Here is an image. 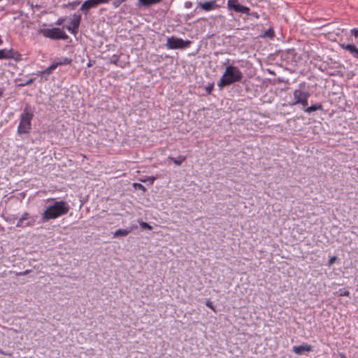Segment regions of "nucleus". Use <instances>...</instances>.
<instances>
[{"instance_id": "obj_25", "label": "nucleus", "mask_w": 358, "mask_h": 358, "mask_svg": "<svg viewBox=\"0 0 358 358\" xmlns=\"http://www.w3.org/2000/svg\"><path fill=\"white\" fill-rule=\"evenodd\" d=\"M213 88H214V83H209L206 87H205V90H206V92L207 93V94H210L211 92H213Z\"/></svg>"}, {"instance_id": "obj_1", "label": "nucleus", "mask_w": 358, "mask_h": 358, "mask_svg": "<svg viewBox=\"0 0 358 358\" xmlns=\"http://www.w3.org/2000/svg\"><path fill=\"white\" fill-rule=\"evenodd\" d=\"M69 210V207L65 201H55L42 213L41 219L43 222H47L66 215Z\"/></svg>"}, {"instance_id": "obj_32", "label": "nucleus", "mask_w": 358, "mask_h": 358, "mask_svg": "<svg viewBox=\"0 0 358 358\" xmlns=\"http://www.w3.org/2000/svg\"><path fill=\"white\" fill-rule=\"evenodd\" d=\"M64 20H65V18H64V17H60V18H59V19L57 20V22H55V24H56L57 25H62V23L64 22Z\"/></svg>"}, {"instance_id": "obj_42", "label": "nucleus", "mask_w": 358, "mask_h": 358, "mask_svg": "<svg viewBox=\"0 0 358 358\" xmlns=\"http://www.w3.org/2000/svg\"><path fill=\"white\" fill-rule=\"evenodd\" d=\"M357 173H358V169H357Z\"/></svg>"}, {"instance_id": "obj_33", "label": "nucleus", "mask_w": 358, "mask_h": 358, "mask_svg": "<svg viewBox=\"0 0 358 358\" xmlns=\"http://www.w3.org/2000/svg\"><path fill=\"white\" fill-rule=\"evenodd\" d=\"M336 259H337V257L336 256L331 257L329 260V266L332 265L335 262Z\"/></svg>"}, {"instance_id": "obj_10", "label": "nucleus", "mask_w": 358, "mask_h": 358, "mask_svg": "<svg viewBox=\"0 0 358 358\" xmlns=\"http://www.w3.org/2000/svg\"><path fill=\"white\" fill-rule=\"evenodd\" d=\"M30 218V215L29 213H24L21 217L18 220L16 227H30L34 225V220H29Z\"/></svg>"}, {"instance_id": "obj_26", "label": "nucleus", "mask_w": 358, "mask_h": 358, "mask_svg": "<svg viewBox=\"0 0 358 358\" xmlns=\"http://www.w3.org/2000/svg\"><path fill=\"white\" fill-rule=\"evenodd\" d=\"M34 80H35V78H31L29 79L28 80L25 81L24 83L18 84V87H24V86L29 85L33 83L34 82Z\"/></svg>"}, {"instance_id": "obj_35", "label": "nucleus", "mask_w": 358, "mask_h": 358, "mask_svg": "<svg viewBox=\"0 0 358 358\" xmlns=\"http://www.w3.org/2000/svg\"><path fill=\"white\" fill-rule=\"evenodd\" d=\"M29 272H30V271H29V270H26V271H23V272H20V273H17V275H27Z\"/></svg>"}, {"instance_id": "obj_40", "label": "nucleus", "mask_w": 358, "mask_h": 358, "mask_svg": "<svg viewBox=\"0 0 358 358\" xmlns=\"http://www.w3.org/2000/svg\"><path fill=\"white\" fill-rule=\"evenodd\" d=\"M0 354L5 355V352L3 350H2L1 349H0Z\"/></svg>"}, {"instance_id": "obj_15", "label": "nucleus", "mask_w": 358, "mask_h": 358, "mask_svg": "<svg viewBox=\"0 0 358 358\" xmlns=\"http://www.w3.org/2000/svg\"><path fill=\"white\" fill-rule=\"evenodd\" d=\"M57 68V64H55L54 63L52 64L49 67L46 68L43 71H38L36 75L43 77L44 75H50L52 73L53 70H55Z\"/></svg>"}, {"instance_id": "obj_39", "label": "nucleus", "mask_w": 358, "mask_h": 358, "mask_svg": "<svg viewBox=\"0 0 358 358\" xmlns=\"http://www.w3.org/2000/svg\"><path fill=\"white\" fill-rule=\"evenodd\" d=\"M8 355V356L11 357V356H12V354H11V353H8V352H5V355Z\"/></svg>"}, {"instance_id": "obj_30", "label": "nucleus", "mask_w": 358, "mask_h": 358, "mask_svg": "<svg viewBox=\"0 0 358 358\" xmlns=\"http://www.w3.org/2000/svg\"><path fill=\"white\" fill-rule=\"evenodd\" d=\"M155 180V177H150L145 179H140V180L143 182H146L147 181H149L150 184H152Z\"/></svg>"}, {"instance_id": "obj_19", "label": "nucleus", "mask_w": 358, "mask_h": 358, "mask_svg": "<svg viewBox=\"0 0 358 358\" xmlns=\"http://www.w3.org/2000/svg\"><path fill=\"white\" fill-rule=\"evenodd\" d=\"M131 229H117L115 233H114V236L115 237H118V236H127L130 232H131Z\"/></svg>"}, {"instance_id": "obj_17", "label": "nucleus", "mask_w": 358, "mask_h": 358, "mask_svg": "<svg viewBox=\"0 0 358 358\" xmlns=\"http://www.w3.org/2000/svg\"><path fill=\"white\" fill-rule=\"evenodd\" d=\"M80 21V15L74 14L73 18L71 20V24L72 27H73V28H79Z\"/></svg>"}, {"instance_id": "obj_38", "label": "nucleus", "mask_w": 358, "mask_h": 358, "mask_svg": "<svg viewBox=\"0 0 358 358\" xmlns=\"http://www.w3.org/2000/svg\"><path fill=\"white\" fill-rule=\"evenodd\" d=\"M92 66V64H91V62H89L87 63V67H90V66Z\"/></svg>"}, {"instance_id": "obj_7", "label": "nucleus", "mask_w": 358, "mask_h": 358, "mask_svg": "<svg viewBox=\"0 0 358 358\" xmlns=\"http://www.w3.org/2000/svg\"><path fill=\"white\" fill-rule=\"evenodd\" d=\"M13 59L15 62L22 59V55L13 48L0 50V59Z\"/></svg>"}, {"instance_id": "obj_37", "label": "nucleus", "mask_w": 358, "mask_h": 358, "mask_svg": "<svg viewBox=\"0 0 358 358\" xmlns=\"http://www.w3.org/2000/svg\"><path fill=\"white\" fill-rule=\"evenodd\" d=\"M3 90L2 89H0V97L3 96Z\"/></svg>"}, {"instance_id": "obj_9", "label": "nucleus", "mask_w": 358, "mask_h": 358, "mask_svg": "<svg viewBox=\"0 0 358 358\" xmlns=\"http://www.w3.org/2000/svg\"><path fill=\"white\" fill-rule=\"evenodd\" d=\"M227 6L229 9H231L235 12L249 15L250 8L240 4L238 0H228Z\"/></svg>"}, {"instance_id": "obj_2", "label": "nucleus", "mask_w": 358, "mask_h": 358, "mask_svg": "<svg viewBox=\"0 0 358 358\" xmlns=\"http://www.w3.org/2000/svg\"><path fill=\"white\" fill-rule=\"evenodd\" d=\"M242 78L243 73L237 66L228 65L217 85L220 89H222L225 86L241 81Z\"/></svg>"}, {"instance_id": "obj_34", "label": "nucleus", "mask_w": 358, "mask_h": 358, "mask_svg": "<svg viewBox=\"0 0 358 358\" xmlns=\"http://www.w3.org/2000/svg\"><path fill=\"white\" fill-rule=\"evenodd\" d=\"M351 33L357 38L358 37V28H354L351 30Z\"/></svg>"}, {"instance_id": "obj_22", "label": "nucleus", "mask_w": 358, "mask_h": 358, "mask_svg": "<svg viewBox=\"0 0 358 358\" xmlns=\"http://www.w3.org/2000/svg\"><path fill=\"white\" fill-rule=\"evenodd\" d=\"M275 36L274 31L273 28H269L268 30L264 31L261 37L262 38H273Z\"/></svg>"}, {"instance_id": "obj_12", "label": "nucleus", "mask_w": 358, "mask_h": 358, "mask_svg": "<svg viewBox=\"0 0 358 358\" xmlns=\"http://www.w3.org/2000/svg\"><path fill=\"white\" fill-rule=\"evenodd\" d=\"M198 7L201 8L203 10L210 11L218 8L219 6L217 4L215 0H212L209 1L199 2Z\"/></svg>"}, {"instance_id": "obj_28", "label": "nucleus", "mask_w": 358, "mask_h": 358, "mask_svg": "<svg viewBox=\"0 0 358 358\" xmlns=\"http://www.w3.org/2000/svg\"><path fill=\"white\" fill-rule=\"evenodd\" d=\"M119 59H120L119 56L114 55H113V57H111V59H110V62L111 64H113L117 65V63H118V62H119Z\"/></svg>"}, {"instance_id": "obj_41", "label": "nucleus", "mask_w": 358, "mask_h": 358, "mask_svg": "<svg viewBox=\"0 0 358 358\" xmlns=\"http://www.w3.org/2000/svg\"><path fill=\"white\" fill-rule=\"evenodd\" d=\"M138 6L141 5V0H138Z\"/></svg>"}, {"instance_id": "obj_29", "label": "nucleus", "mask_w": 358, "mask_h": 358, "mask_svg": "<svg viewBox=\"0 0 358 358\" xmlns=\"http://www.w3.org/2000/svg\"><path fill=\"white\" fill-rule=\"evenodd\" d=\"M338 293L340 296H348L350 295L349 291L346 289H340Z\"/></svg>"}, {"instance_id": "obj_18", "label": "nucleus", "mask_w": 358, "mask_h": 358, "mask_svg": "<svg viewBox=\"0 0 358 358\" xmlns=\"http://www.w3.org/2000/svg\"><path fill=\"white\" fill-rule=\"evenodd\" d=\"M169 159H171L176 165L180 166L186 160V157L180 155L178 158L169 157Z\"/></svg>"}, {"instance_id": "obj_36", "label": "nucleus", "mask_w": 358, "mask_h": 358, "mask_svg": "<svg viewBox=\"0 0 358 358\" xmlns=\"http://www.w3.org/2000/svg\"><path fill=\"white\" fill-rule=\"evenodd\" d=\"M338 355H339L341 358H346L345 355L344 353H343V352H339Z\"/></svg>"}, {"instance_id": "obj_6", "label": "nucleus", "mask_w": 358, "mask_h": 358, "mask_svg": "<svg viewBox=\"0 0 358 358\" xmlns=\"http://www.w3.org/2000/svg\"><path fill=\"white\" fill-rule=\"evenodd\" d=\"M293 95L294 101L291 104L292 106L297 104H301L303 107H306L308 106V99L310 96V94L308 92L297 89L294 91Z\"/></svg>"}, {"instance_id": "obj_27", "label": "nucleus", "mask_w": 358, "mask_h": 358, "mask_svg": "<svg viewBox=\"0 0 358 358\" xmlns=\"http://www.w3.org/2000/svg\"><path fill=\"white\" fill-rule=\"evenodd\" d=\"M64 28H66L68 31H69L71 34H76L78 31V28H73L72 26H64Z\"/></svg>"}, {"instance_id": "obj_3", "label": "nucleus", "mask_w": 358, "mask_h": 358, "mask_svg": "<svg viewBox=\"0 0 358 358\" xmlns=\"http://www.w3.org/2000/svg\"><path fill=\"white\" fill-rule=\"evenodd\" d=\"M34 117L33 111L29 107H25L20 115V121L17 127V134H28L31 129V120Z\"/></svg>"}, {"instance_id": "obj_4", "label": "nucleus", "mask_w": 358, "mask_h": 358, "mask_svg": "<svg viewBox=\"0 0 358 358\" xmlns=\"http://www.w3.org/2000/svg\"><path fill=\"white\" fill-rule=\"evenodd\" d=\"M38 32L43 36L52 40L66 39L68 38L66 34L58 27L41 29L38 30Z\"/></svg>"}, {"instance_id": "obj_5", "label": "nucleus", "mask_w": 358, "mask_h": 358, "mask_svg": "<svg viewBox=\"0 0 358 358\" xmlns=\"http://www.w3.org/2000/svg\"><path fill=\"white\" fill-rule=\"evenodd\" d=\"M191 44L190 41H184L182 38L171 36L167 38L166 46L169 50L184 49Z\"/></svg>"}, {"instance_id": "obj_20", "label": "nucleus", "mask_w": 358, "mask_h": 358, "mask_svg": "<svg viewBox=\"0 0 358 358\" xmlns=\"http://www.w3.org/2000/svg\"><path fill=\"white\" fill-rule=\"evenodd\" d=\"M162 0H141V5L145 7H149L152 5L159 3Z\"/></svg>"}, {"instance_id": "obj_11", "label": "nucleus", "mask_w": 358, "mask_h": 358, "mask_svg": "<svg viewBox=\"0 0 358 358\" xmlns=\"http://www.w3.org/2000/svg\"><path fill=\"white\" fill-rule=\"evenodd\" d=\"M102 3H106V0H86L82 4L80 7V10H88Z\"/></svg>"}, {"instance_id": "obj_8", "label": "nucleus", "mask_w": 358, "mask_h": 358, "mask_svg": "<svg viewBox=\"0 0 358 358\" xmlns=\"http://www.w3.org/2000/svg\"><path fill=\"white\" fill-rule=\"evenodd\" d=\"M13 59L15 62L22 59V55L13 48L0 50V59Z\"/></svg>"}, {"instance_id": "obj_14", "label": "nucleus", "mask_w": 358, "mask_h": 358, "mask_svg": "<svg viewBox=\"0 0 358 358\" xmlns=\"http://www.w3.org/2000/svg\"><path fill=\"white\" fill-rule=\"evenodd\" d=\"M313 348L310 345H302L293 347V352L296 355H302L304 352H311Z\"/></svg>"}, {"instance_id": "obj_21", "label": "nucleus", "mask_w": 358, "mask_h": 358, "mask_svg": "<svg viewBox=\"0 0 358 358\" xmlns=\"http://www.w3.org/2000/svg\"><path fill=\"white\" fill-rule=\"evenodd\" d=\"M72 62V59L68 57H64L59 59V61L54 62L55 64H57V67L61 65L70 64Z\"/></svg>"}, {"instance_id": "obj_13", "label": "nucleus", "mask_w": 358, "mask_h": 358, "mask_svg": "<svg viewBox=\"0 0 358 358\" xmlns=\"http://www.w3.org/2000/svg\"><path fill=\"white\" fill-rule=\"evenodd\" d=\"M341 48L348 51L355 58L358 59V48L354 44H341Z\"/></svg>"}, {"instance_id": "obj_31", "label": "nucleus", "mask_w": 358, "mask_h": 358, "mask_svg": "<svg viewBox=\"0 0 358 358\" xmlns=\"http://www.w3.org/2000/svg\"><path fill=\"white\" fill-rule=\"evenodd\" d=\"M206 306L210 308L211 310H213L214 312H215V309L213 305V303L210 300H207L206 302Z\"/></svg>"}, {"instance_id": "obj_23", "label": "nucleus", "mask_w": 358, "mask_h": 358, "mask_svg": "<svg viewBox=\"0 0 358 358\" xmlns=\"http://www.w3.org/2000/svg\"><path fill=\"white\" fill-rule=\"evenodd\" d=\"M133 187L135 189L141 190L143 192H145L146 191V188L141 183H133Z\"/></svg>"}, {"instance_id": "obj_16", "label": "nucleus", "mask_w": 358, "mask_h": 358, "mask_svg": "<svg viewBox=\"0 0 358 358\" xmlns=\"http://www.w3.org/2000/svg\"><path fill=\"white\" fill-rule=\"evenodd\" d=\"M304 112L307 113H311L312 112L316 111L317 110H322V105L320 103H317L316 104L312 105L309 107H305Z\"/></svg>"}, {"instance_id": "obj_24", "label": "nucleus", "mask_w": 358, "mask_h": 358, "mask_svg": "<svg viewBox=\"0 0 358 358\" xmlns=\"http://www.w3.org/2000/svg\"><path fill=\"white\" fill-rule=\"evenodd\" d=\"M139 224H140L141 227L143 229H148V230L152 229V227L147 222L141 221L139 222Z\"/></svg>"}]
</instances>
